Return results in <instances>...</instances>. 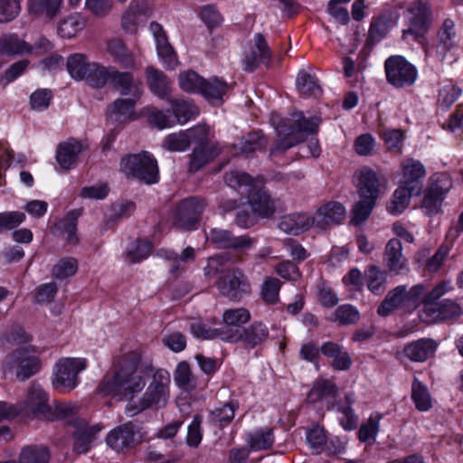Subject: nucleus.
<instances>
[{
    "label": "nucleus",
    "mask_w": 463,
    "mask_h": 463,
    "mask_svg": "<svg viewBox=\"0 0 463 463\" xmlns=\"http://www.w3.org/2000/svg\"><path fill=\"white\" fill-rule=\"evenodd\" d=\"M143 374V370L137 364H124L113 376L107 377L101 382L99 392L119 400L135 402L134 396L146 385Z\"/></svg>",
    "instance_id": "3"
},
{
    "label": "nucleus",
    "mask_w": 463,
    "mask_h": 463,
    "mask_svg": "<svg viewBox=\"0 0 463 463\" xmlns=\"http://www.w3.org/2000/svg\"><path fill=\"white\" fill-rule=\"evenodd\" d=\"M385 261L391 272L396 274L407 266V260L402 254V243L398 239H391L385 247Z\"/></svg>",
    "instance_id": "36"
},
{
    "label": "nucleus",
    "mask_w": 463,
    "mask_h": 463,
    "mask_svg": "<svg viewBox=\"0 0 463 463\" xmlns=\"http://www.w3.org/2000/svg\"><path fill=\"white\" fill-rule=\"evenodd\" d=\"M281 285V281L277 278L268 277L264 279L261 285L260 295L265 303H277Z\"/></svg>",
    "instance_id": "61"
},
{
    "label": "nucleus",
    "mask_w": 463,
    "mask_h": 463,
    "mask_svg": "<svg viewBox=\"0 0 463 463\" xmlns=\"http://www.w3.org/2000/svg\"><path fill=\"white\" fill-rule=\"evenodd\" d=\"M227 90L228 86L224 81L214 78L211 80H204L200 94L209 101H219L222 100V96L226 93Z\"/></svg>",
    "instance_id": "54"
},
{
    "label": "nucleus",
    "mask_w": 463,
    "mask_h": 463,
    "mask_svg": "<svg viewBox=\"0 0 463 463\" xmlns=\"http://www.w3.org/2000/svg\"><path fill=\"white\" fill-rule=\"evenodd\" d=\"M250 319V313L244 307L229 308L222 314V321L225 325L224 328H221V340H222V334L228 331L239 332L242 331V326L248 323Z\"/></svg>",
    "instance_id": "35"
},
{
    "label": "nucleus",
    "mask_w": 463,
    "mask_h": 463,
    "mask_svg": "<svg viewBox=\"0 0 463 463\" xmlns=\"http://www.w3.org/2000/svg\"><path fill=\"white\" fill-rule=\"evenodd\" d=\"M157 255L165 260H173L171 271L174 272L180 269L187 261L193 260L194 259V250L192 247H187L184 250L181 256H178L175 252L171 250H160L157 252Z\"/></svg>",
    "instance_id": "60"
},
{
    "label": "nucleus",
    "mask_w": 463,
    "mask_h": 463,
    "mask_svg": "<svg viewBox=\"0 0 463 463\" xmlns=\"http://www.w3.org/2000/svg\"><path fill=\"white\" fill-rule=\"evenodd\" d=\"M321 353L332 359L331 366L337 371L348 370L352 365V359L349 354L345 351L338 344L326 342L322 345Z\"/></svg>",
    "instance_id": "31"
},
{
    "label": "nucleus",
    "mask_w": 463,
    "mask_h": 463,
    "mask_svg": "<svg viewBox=\"0 0 463 463\" xmlns=\"http://www.w3.org/2000/svg\"><path fill=\"white\" fill-rule=\"evenodd\" d=\"M175 124L184 125L194 119L200 113L192 99H173L170 100Z\"/></svg>",
    "instance_id": "33"
},
{
    "label": "nucleus",
    "mask_w": 463,
    "mask_h": 463,
    "mask_svg": "<svg viewBox=\"0 0 463 463\" xmlns=\"http://www.w3.org/2000/svg\"><path fill=\"white\" fill-rule=\"evenodd\" d=\"M411 399L420 411H428L432 407L430 391L418 378H414L411 385Z\"/></svg>",
    "instance_id": "41"
},
{
    "label": "nucleus",
    "mask_w": 463,
    "mask_h": 463,
    "mask_svg": "<svg viewBox=\"0 0 463 463\" xmlns=\"http://www.w3.org/2000/svg\"><path fill=\"white\" fill-rule=\"evenodd\" d=\"M452 289V283L449 280L438 283L431 290L425 289L424 307L420 311V317L423 322L430 324L437 322V316L439 313L435 308L441 302L439 300Z\"/></svg>",
    "instance_id": "15"
},
{
    "label": "nucleus",
    "mask_w": 463,
    "mask_h": 463,
    "mask_svg": "<svg viewBox=\"0 0 463 463\" xmlns=\"http://www.w3.org/2000/svg\"><path fill=\"white\" fill-rule=\"evenodd\" d=\"M209 134V128L205 125H197L184 131L168 134L165 137L162 146L171 152L185 151L194 141L205 140Z\"/></svg>",
    "instance_id": "11"
},
{
    "label": "nucleus",
    "mask_w": 463,
    "mask_h": 463,
    "mask_svg": "<svg viewBox=\"0 0 463 463\" xmlns=\"http://www.w3.org/2000/svg\"><path fill=\"white\" fill-rule=\"evenodd\" d=\"M82 150L83 146L78 140L69 139L61 143L56 149V160L59 165L65 170L74 168Z\"/></svg>",
    "instance_id": "26"
},
{
    "label": "nucleus",
    "mask_w": 463,
    "mask_h": 463,
    "mask_svg": "<svg viewBox=\"0 0 463 463\" xmlns=\"http://www.w3.org/2000/svg\"><path fill=\"white\" fill-rule=\"evenodd\" d=\"M206 239L218 248H232L237 250H246L253 247L255 241L248 235L235 237L229 231L212 229Z\"/></svg>",
    "instance_id": "17"
},
{
    "label": "nucleus",
    "mask_w": 463,
    "mask_h": 463,
    "mask_svg": "<svg viewBox=\"0 0 463 463\" xmlns=\"http://www.w3.org/2000/svg\"><path fill=\"white\" fill-rule=\"evenodd\" d=\"M409 28L403 31V36L411 34L421 45L425 61L430 60L443 61L447 53L455 46L457 33L455 24L450 19H446L438 32L437 43L430 44L423 34L431 24V13L426 0H417L406 13Z\"/></svg>",
    "instance_id": "1"
},
{
    "label": "nucleus",
    "mask_w": 463,
    "mask_h": 463,
    "mask_svg": "<svg viewBox=\"0 0 463 463\" xmlns=\"http://www.w3.org/2000/svg\"><path fill=\"white\" fill-rule=\"evenodd\" d=\"M87 19L80 13L63 18L58 26V33L61 38L71 39L86 26Z\"/></svg>",
    "instance_id": "37"
},
{
    "label": "nucleus",
    "mask_w": 463,
    "mask_h": 463,
    "mask_svg": "<svg viewBox=\"0 0 463 463\" xmlns=\"http://www.w3.org/2000/svg\"><path fill=\"white\" fill-rule=\"evenodd\" d=\"M254 43L253 56L246 59V69L249 71H253L258 62L269 61L271 57L269 46L260 33L255 34Z\"/></svg>",
    "instance_id": "43"
},
{
    "label": "nucleus",
    "mask_w": 463,
    "mask_h": 463,
    "mask_svg": "<svg viewBox=\"0 0 463 463\" xmlns=\"http://www.w3.org/2000/svg\"><path fill=\"white\" fill-rule=\"evenodd\" d=\"M426 175L424 165L418 160L408 158L401 165L399 185L412 192L420 189V180Z\"/></svg>",
    "instance_id": "19"
},
{
    "label": "nucleus",
    "mask_w": 463,
    "mask_h": 463,
    "mask_svg": "<svg viewBox=\"0 0 463 463\" xmlns=\"http://www.w3.org/2000/svg\"><path fill=\"white\" fill-rule=\"evenodd\" d=\"M225 182L231 188L248 195L249 204L255 215L268 218L274 213L273 201L261 189L262 180L253 179L244 172L234 170L225 175Z\"/></svg>",
    "instance_id": "4"
},
{
    "label": "nucleus",
    "mask_w": 463,
    "mask_h": 463,
    "mask_svg": "<svg viewBox=\"0 0 463 463\" xmlns=\"http://www.w3.org/2000/svg\"><path fill=\"white\" fill-rule=\"evenodd\" d=\"M412 193V191L399 185L387 204L388 213L392 215L402 213L411 203Z\"/></svg>",
    "instance_id": "44"
},
{
    "label": "nucleus",
    "mask_w": 463,
    "mask_h": 463,
    "mask_svg": "<svg viewBox=\"0 0 463 463\" xmlns=\"http://www.w3.org/2000/svg\"><path fill=\"white\" fill-rule=\"evenodd\" d=\"M106 51L115 62L125 68H133L136 64L135 55L120 38L109 40L106 43Z\"/></svg>",
    "instance_id": "29"
},
{
    "label": "nucleus",
    "mask_w": 463,
    "mask_h": 463,
    "mask_svg": "<svg viewBox=\"0 0 463 463\" xmlns=\"http://www.w3.org/2000/svg\"><path fill=\"white\" fill-rule=\"evenodd\" d=\"M110 84L123 96L140 98L142 95L141 82L131 72L119 71L114 67Z\"/></svg>",
    "instance_id": "22"
},
{
    "label": "nucleus",
    "mask_w": 463,
    "mask_h": 463,
    "mask_svg": "<svg viewBox=\"0 0 463 463\" xmlns=\"http://www.w3.org/2000/svg\"><path fill=\"white\" fill-rule=\"evenodd\" d=\"M56 229L62 234L69 244H76L78 242L77 232V217L74 213H68L64 218L56 223Z\"/></svg>",
    "instance_id": "53"
},
{
    "label": "nucleus",
    "mask_w": 463,
    "mask_h": 463,
    "mask_svg": "<svg viewBox=\"0 0 463 463\" xmlns=\"http://www.w3.org/2000/svg\"><path fill=\"white\" fill-rule=\"evenodd\" d=\"M248 445L253 451L269 449L274 443L273 431L269 428H262L248 435Z\"/></svg>",
    "instance_id": "45"
},
{
    "label": "nucleus",
    "mask_w": 463,
    "mask_h": 463,
    "mask_svg": "<svg viewBox=\"0 0 463 463\" xmlns=\"http://www.w3.org/2000/svg\"><path fill=\"white\" fill-rule=\"evenodd\" d=\"M195 145L191 155L189 171L197 172L205 165L213 161L220 153V148L217 144L210 139V133L207 135L205 140L194 141Z\"/></svg>",
    "instance_id": "18"
},
{
    "label": "nucleus",
    "mask_w": 463,
    "mask_h": 463,
    "mask_svg": "<svg viewBox=\"0 0 463 463\" xmlns=\"http://www.w3.org/2000/svg\"><path fill=\"white\" fill-rule=\"evenodd\" d=\"M270 121L278 137L271 149L272 155L288 150L302 142L307 135L317 132L319 124L317 118H307L302 112H295L288 119H281L278 114H272Z\"/></svg>",
    "instance_id": "2"
},
{
    "label": "nucleus",
    "mask_w": 463,
    "mask_h": 463,
    "mask_svg": "<svg viewBox=\"0 0 463 463\" xmlns=\"http://www.w3.org/2000/svg\"><path fill=\"white\" fill-rule=\"evenodd\" d=\"M384 69L387 81L395 88L411 86L418 78L416 67L401 55L386 59Z\"/></svg>",
    "instance_id": "10"
},
{
    "label": "nucleus",
    "mask_w": 463,
    "mask_h": 463,
    "mask_svg": "<svg viewBox=\"0 0 463 463\" xmlns=\"http://www.w3.org/2000/svg\"><path fill=\"white\" fill-rule=\"evenodd\" d=\"M145 113L147 117L148 123L160 130L172 128L175 125L174 118H172L167 111L165 112L155 108H146Z\"/></svg>",
    "instance_id": "58"
},
{
    "label": "nucleus",
    "mask_w": 463,
    "mask_h": 463,
    "mask_svg": "<svg viewBox=\"0 0 463 463\" xmlns=\"http://www.w3.org/2000/svg\"><path fill=\"white\" fill-rule=\"evenodd\" d=\"M278 226L285 233L298 235L314 227V220L308 213H291L281 217Z\"/></svg>",
    "instance_id": "24"
},
{
    "label": "nucleus",
    "mask_w": 463,
    "mask_h": 463,
    "mask_svg": "<svg viewBox=\"0 0 463 463\" xmlns=\"http://www.w3.org/2000/svg\"><path fill=\"white\" fill-rule=\"evenodd\" d=\"M144 14V4L139 0H132L122 15L121 25L123 30L128 33H134Z\"/></svg>",
    "instance_id": "39"
},
{
    "label": "nucleus",
    "mask_w": 463,
    "mask_h": 463,
    "mask_svg": "<svg viewBox=\"0 0 463 463\" xmlns=\"http://www.w3.org/2000/svg\"><path fill=\"white\" fill-rule=\"evenodd\" d=\"M101 430L99 425L88 426L85 422H80L74 432V450L79 454L86 453L91 448L96 435Z\"/></svg>",
    "instance_id": "34"
},
{
    "label": "nucleus",
    "mask_w": 463,
    "mask_h": 463,
    "mask_svg": "<svg viewBox=\"0 0 463 463\" xmlns=\"http://www.w3.org/2000/svg\"><path fill=\"white\" fill-rule=\"evenodd\" d=\"M92 62L88 61L86 55L74 53L70 55L67 59V70L71 78L76 80H82L85 79L89 71V65Z\"/></svg>",
    "instance_id": "46"
},
{
    "label": "nucleus",
    "mask_w": 463,
    "mask_h": 463,
    "mask_svg": "<svg viewBox=\"0 0 463 463\" xmlns=\"http://www.w3.org/2000/svg\"><path fill=\"white\" fill-rule=\"evenodd\" d=\"M237 407V404L233 402H230L223 404L222 407L216 408L212 411L211 420L215 424H219L221 427L229 424L234 418Z\"/></svg>",
    "instance_id": "62"
},
{
    "label": "nucleus",
    "mask_w": 463,
    "mask_h": 463,
    "mask_svg": "<svg viewBox=\"0 0 463 463\" xmlns=\"http://www.w3.org/2000/svg\"><path fill=\"white\" fill-rule=\"evenodd\" d=\"M79 269V261L74 257L61 258L52 267V274L55 279H65L74 276Z\"/></svg>",
    "instance_id": "50"
},
{
    "label": "nucleus",
    "mask_w": 463,
    "mask_h": 463,
    "mask_svg": "<svg viewBox=\"0 0 463 463\" xmlns=\"http://www.w3.org/2000/svg\"><path fill=\"white\" fill-rule=\"evenodd\" d=\"M451 187L452 180L447 173H437L430 178L429 188L432 193H436L443 198Z\"/></svg>",
    "instance_id": "63"
},
{
    "label": "nucleus",
    "mask_w": 463,
    "mask_h": 463,
    "mask_svg": "<svg viewBox=\"0 0 463 463\" xmlns=\"http://www.w3.org/2000/svg\"><path fill=\"white\" fill-rule=\"evenodd\" d=\"M14 341L21 346L6 357L4 370L6 372L15 368L17 378L24 381L40 371L41 362L34 348L29 345L31 336L27 333L18 329Z\"/></svg>",
    "instance_id": "6"
},
{
    "label": "nucleus",
    "mask_w": 463,
    "mask_h": 463,
    "mask_svg": "<svg viewBox=\"0 0 463 463\" xmlns=\"http://www.w3.org/2000/svg\"><path fill=\"white\" fill-rule=\"evenodd\" d=\"M146 75L150 90L162 99H168L171 94V87L165 74L154 67H147Z\"/></svg>",
    "instance_id": "32"
},
{
    "label": "nucleus",
    "mask_w": 463,
    "mask_h": 463,
    "mask_svg": "<svg viewBox=\"0 0 463 463\" xmlns=\"http://www.w3.org/2000/svg\"><path fill=\"white\" fill-rule=\"evenodd\" d=\"M206 203L202 198L191 197L183 200L177 206L175 225L183 230H192L205 210Z\"/></svg>",
    "instance_id": "12"
},
{
    "label": "nucleus",
    "mask_w": 463,
    "mask_h": 463,
    "mask_svg": "<svg viewBox=\"0 0 463 463\" xmlns=\"http://www.w3.org/2000/svg\"><path fill=\"white\" fill-rule=\"evenodd\" d=\"M338 388L332 380L318 378L314 383L307 393V401L310 403L323 402L336 397Z\"/></svg>",
    "instance_id": "30"
},
{
    "label": "nucleus",
    "mask_w": 463,
    "mask_h": 463,
    "mask_svg": "<svg viewBox=\"0 0 463 463\" xmlns=\"http://www.w3.org/2000/svg\"><path fill=\"white\" fill-rule=\"evenodd\" d=\"M62 0H29V12L34 15L53 17L59 12Z\"/></svg>",
    "instance_id": "49"
},
{
    "label": "nucleus",
    "mask_w": 463,
    "mask_h": 463,
    "mask_svg": "<svg viewBox=\"0 0 463 463\" xmlns=\"http://www.w3.org/2000/svg\"><path fill=\"white\" fill-rule=\"evenodd\" d=\"M140 98H118L109 107V117L118 122H129L138 118V114L135 111L137 101Z\"/></svg>",
    "instance_id": "28"
},
{
    "label": "nucleus",
    "mask_w": 463,
    "mask_h": 463,
    "mask_svg": "<svg viewBox=\"0 0 463 463\" xmlns=\"http://www.w3.org/2000/svg\"><path fill=\"white\" fill-rule=\"evenodd\" d=\"M52 49V44L46 38H40L31 46L14 34L0 37V55L43 53Z\"/></svg>",
    "instance_id": "13"
},
{
    "label": "nucleus",
    "mask_w": 463,
    "mask_h": 463,
    "mask_svg": "<svg viewBox=\"0 0 463 463\" xmlns=\"http://www.w3.org/2000/svg\"><path fill=\"white\" fill-rule=\"evenodd\" d=\"M204 79L194 71L181 72L178 77L179 87L187 93H200Z\"/></svg>",
    "instance_id": "56"
},
{
    "label": "nucleus",
    "mask_w": 463,
    "mask_h": 463,
    "mask_svg": "<svg viewBox=\"0 0 463 463\" xmlns=\"http://www.w3.org/2000/svg\"><path fill=\"white\" fill-rule=\"evenodd\" d=\"M355 176L360 198L376 203L380 194V181L377 174L372 168L364 166L356 172Z\"/></svg>",
    "instance_id": "20"
},
{
    "label": "nucleus",
    "mask_w": 463,
    "mask_h": 463,
    "mask_svg": "<svg viewBox=\"0 0 463 463\" xmlns=\"http://www.w3.org/2000/svg\"><path fill=\"white\" fill-rule=\"evenodd\" d=\"M50 454L44 447H26L19 457V463H49ZM3 463H15L7 461Z\"/></svg>",
    "instance_id": "52"
},
{
    "label": "nucleus",
    "mask_w": 463,
    "mask_h": 463,
    "mask_svg": "<svg viewBox=\"0 0 463 463\" xmlns=\"http://www.w3.org/2000/svg\"><path fill=\"white\" fill-rule=\"evenodd\" d=\"M88 365L85 358L64 357L54 365L52 378V387L62 393L70 392L80 383L79 374Z\"/></svg>",
    "instance_id": "8"
},
{
    "label": "nucleus",
    "mask_w": 463,
    "mask_h": 463,
    "mask_svg": "<svg viewBox=\"0 0 463 463\" xmlns=\"http://www.w3.org/2000/svg\"><path fill=\"white\" fill-rule=\"evenodd\" d=\"M438 344L430 338H420L406 345L402 354L415 363H423L432 357L436 353Z\"/></svg>",
    "instance_id": "23"
},
{
    "label": "nucleus",
    "mask_w": 463,
    "mask_h": 463,
    "mask_svg": "<svg viewBox=\"0 0 463 463\" xmlns=\"http://www.w3.org/2000/svg\"><path fill=\"white\" fill-rule=\"evenodd\" d=\"M47 392L39 384L33 383L24 400V408L26 411L43 418L48 411L50 404Z\"/></svg>",
    "instance_id": "25"
},
{
    "label": "nucleus",
    "mask_w": 463,
    "mask_h": 463,
    "mask_svg": "<svg viewBox=\"0 0 463 463\" xmlns=\"http://www.w3.org/2000/svg\"><path fill=\"white\" fill-rule=\"evenodd\" d=\"M269 335L268 327L262 323L255 322L241 332L228 331L222 334V341L229 343L242 342L246 347L253 348L263 343Z\"/></svg>",
    "instance_id": "14"
},
{
    "label": "nucleus",
    "mask_w": 463,
    "mask_h": 463,
    "mask_svg": "<svg viewBox=\"0 0 463 463\" xmlns=\"http://www.w3.org/2000/svg\"><path fill=\"white\" fill-rule=\"evenodd\" d=\"M266 144L267 141L261 133H250L241 141L239 146H234V154L236 156L250 155L252 152L261 149Z\"/></svg>",
    "instance_id": "47"
},
{
    "label": "nucleus",
    "mask_w": 463,
    "mask_h": 463,
    "mask_svg": "<svg viewBox=\"0 0 463 463\" xmlns=\"http://www.w3.org/2000/svg\"><path fill=\"white\" fill-rule=\"evenodd\" d=\"M77 410V405L71 402L55 403L53 407L50 405L44 419L48 420H62L74 414Z\"/></svg>",
    "instance_id": "64"
},
{
    "label": "nucleus",
    "mask_w": 463,
    "mask_h": 463,
    "mask_svg": "<svg viewBox=\"0 0 463 463\" xmlns=\"http://www.w3.org/2000/svg\"><path fill=\"white\" fill-rule=\"evenodd\" d=\"M150 31L156 41L159 59L165 63L166 68L175 69L177 66L178 61L172 46L168 43L162 25L157 23H151Z\"/></svg>",
    "instance_id": "21"
},
{
    "label": "nucleus",
    "mask_w": 463,
    "mask_h": 463,
    "mask_svg": "<svg viewBox=\"0 0 463 463\" xmlns=\"http://www.w3.org/2000/svg\"><path fill=\"white\" fill-rule=\"evenodd\" d=\"M382 419V413L378 411L371 413L368 420L361 425L358 431V438L362 442L375 440L380 430V422Z\"/></svg>",
    "instance_id": "48"
},
{
    "label": "nucleus",
    "mask_w": 463,
    "mask_h": 463,
    "mask_svg": "<svg viewBox=\"0 0 463 463\" xmlns=\"http://www.w3.org/2000/svg\"><path fill=\"white\" fill-rule=\"evenodd\" d=\"M114 67H106L98 62H92L89 65V71L85 77L87 83L95 89H101L111 80Z\"/></svg>",
    "instance_id": "38"
},
{
    "label": "nucleus",
    "mask_w": 463,
    "mask_h": 463,
    "mask_svg": "<svg viewBox=\"0 0 463 463\" xmlns=\"http://www.w3.org/2000/svg\"><path fill=\"white\" fill-rule=\"evenodd\" d=\"M296 85L298 92L306 97L317 96L321 93L317 79L306 71H300L298 74Z\"/></svg>",
    "instance_id": "51"
},
{
    "label": "nucleus",
    "mask_w": 463,
    "mask_h": 463,
    "mask_svg": "<svg viewBox=\"0 0 463 463\" xmlns=\"http://www.w3.org/2000/svg\"><path fill=\"white\" fill-rule=\"evenodd\" d=\"M222 261V256L210 258L204 268V275L208 278H212L219 273H222V277L216 282L217 288L223 296L231 299H238L242 294L250 291V284L242 270L232 269L224 271L221 268Z\"/></svg>",
    "instance_id": "7"
},
{
    "label": "nucleus",
    "mask_w": 463,
    "mask_h": 463,
    "mask_svg": "<svg viewBox=\"0 0 463 463\" xmlns=\"http://www.w3.org/2000/svg\"><path fill=\"white\" fill-rule=\"evenodd\" d=\"M405 287L398 286L390 291L383 303L378 307V314L383 317L388 316L393 309L404 307Z\"/></svg>",
    "instance_id": "42"
},
{
    "label": "nucleus",
    "mask_w": 463,
    "mask_h": 463,
    "mask_svg": "<svg viewBox=\"0 0 463 463\" xmlns=\"http://www.w3.org/2000/svg\"><path fill=\"white\" fill-rule=\"evenodd\" d=\"M346 215L344 205L338 202H328L317 208L312 215L314 227L319 230H326L332 225L341 223Z\"/></svg>",
    "instance_id": "16"
},
{
    "label": "nucleus",
    "mask_w": 463,
    "mask_h": 463,
    "mask_svg": "<svg viewBox=\"0 0 463 463\" xmlns=\"http://www.w3.org/2000/svg\"><path fill=\"white\" fill-rule=\"evenodd\" d=\"M174 380L176 385L184 391L192 390L195 386V378L186 362L177 364L174 373Z\"/></svg>",
    "instance_id": "57"
},
{
    "label": "nucleus",
    "mask_w": 463,
    "mask_h": 463,
    "mask_svg": "<svg viewBox=\"0 0 463 463\" xmlns=\"http://www.w3.org/2000/svg\"><path fill=\"white\" fill-rule=\"evenodd\" d=\"M365 279L368 289L375 294L381 295L385 291V273L375 266H371L365 271Z\"/></svg>",
    "instance_id": "55"
},
{
    "label": "nucleus",
    "mask_w": 463,
    "mask_h": 463,
    "mask_svg": "<svg viewBox=\"0 0 463 463\" xmlns=\"http://www.w3.org/2000/svg\"><path fill=\"white\" fill-rule=\"evenodd\" d=\"M170 373L165 369L156 370L138 401L128 403L126 407L128 415L132 417L147 409L165 408L170 399Z\"/></svg>",
    "instance_id": "5"
},
{
    "label": "nucleus",
    "mask_w": 463,
    "mask_h": 463,
    "mask_svg": "<svg viewBox=\"0 0 463 463\" xmlns=\"http://www.w3.org/2000/svg\"><path fill=\"white\" fill-rule=\"evenodd\" d=\"M425 288L421 284L415 285L410 288V290L405 289V298H404V307L403 309L405 311H412L416 309L418 307L422 305L424 307L425 300Z\"/></svg>",
    "instance_id": "59"
},
{
    "label": "nucleus",
    "mask_w": 463,
    "mask_h": 463,
    "mask_svg": "<svg viewBox=\"0 0 463 463\" xmlns=\"http://www.w3.org/2000/svg\"><path fill=\"white\" fill-rule=\"evenodd\" d=\"M307 440L315 454L326 452L328 455L337 454L339 449H331L323 428L316 427L310 430L307 435Z\"/></svg>",
    "instance_id": "40"
},
{
    "label": "nucleus",
    "mask_w": 463,
    "mask_h": 463,
    "mask_svg": "<svg viewBox=\"0 0 463 463\" xmlns=\"http://www.w3.org/2000/svg\"><path fill=\"white\" fill-rule=\"evenodd\" d=\"M135 425L128 422L112 430L107 436V444L114 450L120 451L135 442Z\"/></svg>",
    "instance_id": "27"
},
{
    "label": "nucleus",
    "mask_w": 463,
    "mask_h": 463,
    "mask_svg": "<svg viewBox=\"0 0 463 463\" xmlns=\"http://www.w3.org/2000/svg\"><path fill=\"white\" fill-rule=\"evenodd\" d=\"M120 171L127 177L136 178L148 184L158 182L156 160L147 152L122 157Z\"/></svg>",
    "instance_id": "9"
}]
</instances>
